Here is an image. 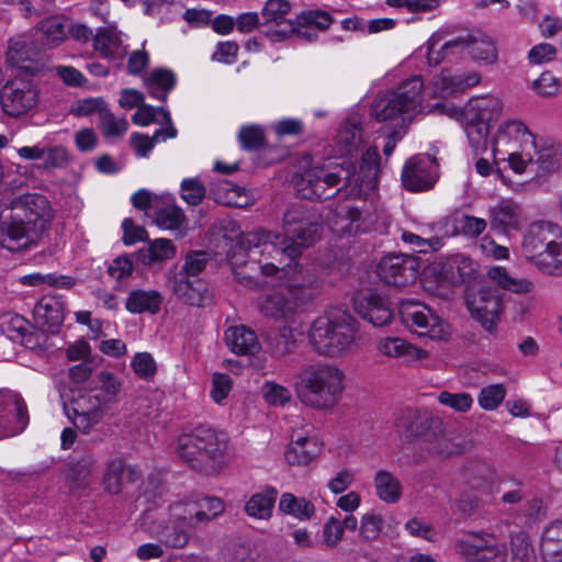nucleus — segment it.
Wrapping results in <instances>:
<instances>
[{
    "mask_svg": "<svg viewBox=\"0 0 562 562\" xmlns=\"http://www.w3.org/2000/svg\"><path fill=\"white\" fill-rule=\"evenodd\" d=\"M323 226L315 215L301 205H294L283 214L282 235L258 232L241 235L227 254L234 278L248 288L263 286V282L250 274L257 270L262 276L304 269L294 262L302 250L312 246L321 236Z\"/></svg>",
    "mask_w": 562,
    "mask_h": 562,
    "instance_id": "1",
    "label": "nucleus"
},
{
    "mask_svg": "<svg viewBox=\"0 0 562 562\" xmlns=\"http://www.w3.org/2000/svg\"><path fill=\"white\" fill-rule=\"evenodd\" d=\"M380 159L376 147H370L361 157L358 173L355 165L347 160L312 168L302 178V196L307 200H328L342 193L348 199L366 200L378 186Z\"/></svg>",
    "mask_w": 562,
    "mask_h": 562,
    "instance_id": "2",
    "label": "nucleus"
},
{
    "mask_svg": "<svg viewBox=\"0 0 562 562\" xmlns=\"http://www.w3.org/2000/svg\"><path fill=\"white\" fill-rule=\"evenodd\" d=\"M229 438L209 425H198L179 436L178 457L193 470L212 475L221 471L229 457Z\"/></svg>",
    "mask_w": 562,
    "mask_h": 562,
    "instance_id": "3",
    "label": "nucleus"
},
{
    "mask_svg": "<svg viewBox=\"0 0 562 562\" xmlns=\"http://www.w3.org/2000/svg\"><path fill=\"white\" fill-rule=\"evenodd\" d=\"M47 200L41 194H25L12 202L9 220L0 222V247L10 251L30 248L44 228Z\"/></svg>",
    "mask_w": 562,
    "mask_h": 562,
    "instance_id": "4",
    "label": "nucleus"
},
{
    "mask_svg": "<svg viewBox=\"0 0 562 562\" xmlns=\"http://www.w3.org/2000/svg\"><path fill=\"white\" fill-rule=\"evenodd\" d=\"M345 380V372L336 364H307L297 376L295 393L303 405L317 411H330L342 397Z\"/></svg>",
    "mask_w": 562,
    "mask_h": 562,
    "instance_id": "5",
    "label": "nucleus"
},
{
    "mask_svg": "<svg viewBox=\"0 0 562 562\" xmlns=\"http://www.w3.org/2000/svg\"><path fill=\"white\" fill-rule=\"evenodd\" d=\"M289 274L284 286L265 295L259 303L260 312L276 321H292L302 313L314 297L319 280L310 269L286 271Z\"/></svg>",
    "mask_w": 562,
    "mask_h": 562,
    "instance_id": "6",
    "label": "nucleus"
},
{
    "mask_svg": "<svg viewBox=\"0 0 562 562\" xmlns=\"http://www.w3.org/2000/svg\"><path fill=\"white\" fill-rule=\"evenodd\" d=\"M522 252L543 272L562 274V228L549 221L529 224L522 236Z\"/></svg>",
    "mask_w": 562,
    "mask_h": 562,
    "instance_id": "7",
    "label": "nucleus"
},
{
    "mask_svg": "<svg viewBox=\"0 0 562 562\" xmlns=\"http://www.w3.org/2000/svg\"><path fill=\"white\" fill-rule=\"evenodd\" d=\"M357 321L345 311L317 317L311 325L308 341L319 355L337 357L355 342Z\"/></svg>",
    "mask_w": 562,
    "mask_h": 562,
    "instance_id": "8",
    "label": "nucleus"
},
{
    "mask_svg": "<svg viewBox=\"0 0 562 562\" xmlns=\"http://www.w3.org/2000/svg\"><path fill=\"white\" fill-rule=\"evenodd\" d=\"M424 82L414 76L396 89L378 95L371 108V115L379 122H390L393 128H404L412 114L422 105Z\"/></svg>",
    "mask_w": 562,
    "mask_h": 562,
    "instance_id": "9",
    "label": "nucleus"
},
{
    "mask_svg": "<svg viewBox=\"0 0 562 562\" xmlns=\"http://www.w3.org/2000/svg\"><path fill=\"white\" fill-rule=\"evenodd\" d=\"M464 562H507V547L491 533L470 532L456 542Z\"/></svg>",
    "mask_w": 562,
    "mask_h": 562,
    "instance_id": "10",
    "label": "nucleus"
},
{
    "mask_svg": "<svg viewBox=\"0 0 562 562\" xmlns=\"http://www.w3.org/2000/svg\"><path fill=\"white\" fill-rule=\"evenodd\" d=\"M398 314L402 323L418 336L442 339L448 334L445 322L425 304L404 300L400 303Z\"/></svg>",
    "mask_w": 562,
    "mask_h": 562,
    "instance_id": "11",
    "label": "nucleus"
},
{
    "mask_svg": "<svg viewBox=\"0 0 562 562\" xmlns=\"http://www.w3.org/2000/svg\"><path fill=\"white\" fill-rule=\"evenodd\" d=\"M2 111L19 117L32 111L38 103V89L31 78L14 77L7 81L0 90Z\"/></svg>",
    "mask_w": 562,
    "mask_h": 562,
    "instance_id": "12",
    "label": "nucleus"
},
{
    "mask_svg": "<svg viewBox=\"0 0 562 562\" xmlns=\"http://www.w3.org/2000/svg\"><path fill=\"white\" fill-rule=\"evenodd\" d=\"M106 408V401L101 394L91 392H79L68 404L64 405V409L75 427L85 434H88L101 420Z\"/></svg>",
    "mask_w": 562,
    "mask_h": 562,
    "instance_id": "13",
    "label": "nucleus"
},
{
    "mask_svg": "<svg viewBox=\"0 0 562 562\" xmlns=\"http://www.w3.org/2000/svg\"><path fill=\"white\" fill-rule=\"evenodd\" d=\"M492 146L494 157L505 160L506 151L536 149V138L522 121L508 120L499 125Z\"/></svg>",
    "mask_w": 562,
    "mask_h": 562,
    "instance_id": "14",
    "label": "nucleus"
},
{
    "mask_svg": "<svg viewBox=\"0 0 562 562\" xmlns=\"http://www.w3.org/2000/svg\"><path fill=\"white\" fill-rule=\"evenodd\" d=\"M419 271V259L404 254L384 256L378 267L379 278L389 285L406 286L413 283Z\"/></svg>",
    "mask_w": 562,
    "mask_h": 562,
    "instance_id": "15",
    "label": "nucleus"
},
{
    "mask_svg": "<svg viewBox=\"0 0 562 562\" xmlns=\"http://www.w3.org/2000/svg\"><path fill=\"white\" fill-rule=\"evenodd\" d=\"M467 306L471 316L487 331L495 330L502 313V299L496 289L485 286L469 294Z\"/></svg>",
    "mask_w": 562,
    "mask_h": 562,
    "instance_id": "16",
    "label": "nucleus"
},
{
    "mask_svg": "<svg viewBox=\"0 0 562 562\" xmlns=\"http://www.w3.org/2000/svg\"><path fill=\"white\" fill-rule=\"evenodd\" d=\"M438 179V164L429 155L409 158L402 170L403 187L412 192L431 189Z\"/></svg>",
    "mask_w": 562,
    "mask_h": 562,
    "instance_id": "17",
    "label": "nucleus"
},
{
    "mask_svg": "<svg viewBox=\"0 0 562 562\" xmlns=\"http://www.w3.org/2000/svg\"><path fill=\"white\" fill-rule=\"evenodd\" d=\"M224 512V503L215 496H205L194 502L175 503L170 506V515L186 524L207 522Z\"/></svg>",
    "mask_w": 562,
    "mask_h": 562,
    "instance_id": "18",
    "label": "nucleus"
},
{
    "mask_svg": "<svg viewBox=\"0 0 562 562\" xmlns=\"http://www.w3.org/2000/svg\"><path fill=\"white\" fill-rule=\"evenodd\" d=\"M29 423L23 398L11 392L0 391V438L21 432Z\"/></svg>",
    "mask_w": 562,
    "mask_h": 562,
    "instance_id": "19",
    "label": "nucleus"
},
{
    "mask_svg": "<svg viewBox=\"0 0 562 562\" xmlns=\"http://www.w3.org/2000/svg\"><path fill=\"white\" fill-rule=\"evenodd\" d=\"M291 3L288 0H268L261 12L262 25L273 24L274 30L267 32V35L276 42L283 41L294 34L295 22L286 18L290 13Z\"/></svg>",
    "mask_w": 562,
    "mask_h": 562,
    "instance_id": "20",
    "label": "nucleus"
},
{
    "mask_svg": "<svg viewBox=\"0 0 562 562\" xmlns=\"http://www.w3.org/2000/svg\"><path fill=\"white\" fill-rule=\"evenodd\" d=\"M31 35H19L10 40L7 52V61L20 69L34 75L38 72L40 67L34 61L38 58L41 48L35 44Z\"/></svg>",
    "mask_w": 562,
    "mask_h": 562,
    "instance_id": "21",
    "label": "nucleus"
},
{
    "mask_svg": "<svg viewBox=\"0 0 562 562\" xmlns=\"http://www.w3.org/2000/svg\"><path fill=\"white\" fill-rule=\"evenodd\" d=\"M97 459L90 451L72 457L66 465L65 480L69 491L80 494L88 490Z\"/></svg>",
    "mask_w": 562,
    "mask_h": 562,
    "instance_id": "22",
    "label": "nucleus"
},
{
    "mask_svg": "<svg viewBox=\"0 0 562 562\" xmlns=\"http://www.w3.org/2000/svg\"><path fill=\"white\" fill-rule=\"evenodd\" d=\"M353 310L361 318L376 327L387 325L393 318L389 303L374 293L357 294L353 297Z\"/></svg>",
    "mask_w": 562,
    "mask_h": 562,
    "instance_id": "23",
    "label": "nucleus"
},
{
    "mask_svg": "<svg viewBox=\"0 0 562 562\" xmlns=\"http://www.w3.org/2000/svg\"><path fill=\"white\" fill-rule=\"evenodd\" d=\"M172 291L183 303L204 307L212 303L213 291L201 278H188L179 273L173 280Z\"/></svg>",
    "mask_w": 562,
    "mask_h": 562,
    "instance_id": "24",
    "label": "nucleus"
},
{
    "mask_svg": "<svg viewBox=\"0 0 562 562\" xmlns=\"http://www.w3.org/2000/svg\"><path fill=\"white\" fill-rule=\"evenodd\" d=\"M481 82V75L477 71L470 70L451 75L448 71H442L440 75L432 78L435 87L434 94L440 97L449 95L454 92L465 91Z\"/></svg>",
    "mask_w": 562,
    "mask_h": 562,
    "instance_id": "25",
    "label": "nucleus"
},
{
    "mask_svg": "<svg viewBox=\"0 0 562 562\" xmlns=\"http://www.w3.org/2000/svg\"><path fill=\"white\" fill-rule=\"evenodd\" d=\"M467 53L480 65H493L497 61L498 52L495 41L487 34L475 31L467 33Z\"/></svg>",
    "mask_w": 562,
    "mask_h": 562,
    "instance_id": "26",
    "label": "nucleus"
},
{
    "mask_svg": "<svg viewBox=\"0 0 562 562\" xmlns=\"http://www.w3.org/2000/svg\"><path fill=\"white\" fill-rule=\"evenodd\" d=\"M139 479L138 469L126 467L123 459L115 458L109 461L102 483L108 493L116 495L122 491L124 481L134 483Z\"/></svg>",
    "mask_w": 562,
    "mask_h": 562,
    "instance_id": "27",
    "label": "nucleus"
},
{
    "mask_svg": "<svg viewBox=\"0 0 562 562\" xmlns=\"http://www.w3.org/2000/svg\"><path fill=\"white\" fill-rule=\"evenodd\" d=\"M228 348L239 356H254L261 349L257 334L245 325L232 326L225 331Z\"/></svg>",
    "mask_w": 562,
    "mask_h": 562,
    "instance_id": "28",
    "label": "nucleus"
},
{
    "mask_svg": "<svg viewBox=\"0 0 562 562\" xmlns=\"http://www.w3.org/2000/svg\"><path fill=\"white\" fill-rule=\"evenodd\" d=\"M503 111V102L495 95H479L471 98L464 108V117L471 121L479 120L486 124L499 117Z\"/></svg>",
    "mask_w": 562,
    "mask_h": 562,
    "instance_id": "29",
    "label": "nucleus"
},
{
    "mask_svg": "<svg viewBox=\"0 0 562 562\" xmlns=\"http://www.w3.org/2000/svg\"><path fill=\"white\" fill-rule=\"evenodd\" d=\"M474 271V262L462 254L448 256L440 263V276L451 285H460L469 281Z\"/></svg>",
    "mask_w": 562,
    "mask_h": 562,
    "instance_id": "30",
    "label": "nucleus"
},
{
    "mask_svg": "<svg viewBox=\"0 0 562 562\" xmlns=\"http://www.w3.org/2000/svg\"><path fill=\"white\" fill-rule=\"evenodd\" d=\"M155 223L164 229H181L187 224L183 210L175 203V198L167 195L160 198L154 206Z\"/></svg>",
    "mask_w": 562,
    "mask_h": 562,
    "instance_id": "31",
    "label": "nucleus"
},
{
    "mask_svg": "<svg viewBox=\"0 0 562 562\" xmlns=\"http://www.w3.org/2000/svg\"><path fill=\"white\" fill-rule=\"evenodd\" d=\"M491 226L499 232L518 229L521 223V209L513 200H502L490 207Z\"/></svg>",
    "mask_w": 562,
    "mask_h": 562,
    "instance_id": "32",
    "label": "nucleus"
},
{
    "mask_svg": "<svg viewBox=\"0 0 562 562\" xmlns=\"http://www.w3.org/2000/svg\"><path fill=\"white\" fill-rule=\"evenodd\" d=\"M94 49L109 60H120L125 54L121 34L114 27H100L93 36Z\"/></svg>",
    "mask_w": 562,
    "mask_h": 562,
    "instance_id": "33",
    "label": "nucleus"
},
{
    "mask_svg": "<svg viewBox=\"0 0 562 562\" xmlns=\"http://www.w3.org/2000/svg\"><path fill=\"white\" fill-rule=\"evenodd\" d=\"M144 83L151 98L166 102L176 87L177 76L169 68H155L144 78Z\"/></svg>",
    "mask_w": 562,
    "mask_h": 562,
    "instance_id": "34",
    "label": "nucleus"
},
{
    "mask_svg": "<svg viewBox=\"0 0 562 562\" xmlns=\"http://www.w3.org/2000/svg\"><path fill=\"white\" fill-rule=\"evenodd\" d=\"M540 554L543 562H562V519L551 521L543 529Z\"/></svg>",
    "mask_w": 562,
    "mask_h": 562,
    "instance_id": "35",
    "label": "nucleus"
},
{
    "mask_svg": "<svg viewBox=\"0 0 562 562\" xmlns=\"http://www.w3.org/2000/svg\"><path fill=\"white\" fill-rule=\"evenodd\" d=\"M321 452L317 442L310 437L297 435L292 438L284 457L290 465H305Z\"/></svg>",
    "mask_w": 562,
    "mask_h": 562,
    "instance_id": "36",
    "label": "nucleus"
},
{
    "mask_svg": "<svg viewBox=\"0 0 562 562\" xmlns=\"http://www.w3.org/2000/svg\"><path fill=\"white\" fill-rule=\"evenodd\" d=\"M277 496V488L266 486L262 491L252 494L246 502L245 513L256 519H269L272 516Z\"/></svg>",
    "mask_w": 562,
    "mask_h": 562,
    "instance_id": "37",
    "label": "nucleus"
},
{
    "mask_svg": "<svg viewBox=\"0 0 562 562\" xmlns=\"http://www.w3.org/2000/svg\"><path fill=\"white\" fill-rule=\"evenodd\" d=\"M374 488L376 496L386 504H396L403 494V485L397 476L386 470H379L374 474Z\"/></svg>",
    "mask_w": 562,
    "mask_h": 562,
    "instance_id": "38",
    "label": "nucleus"
},
{
    "mask_svg": "<svg viewBox=\"0 0 562 562\" xmlns=\"http://www.w3.org/2000/svg\"><path fill=\"white\" fill-rule=\"evenodd\" d=\"M161 303L162 296L158 291L134 290L128 294L125 307L133 314H157Z\"/></svg>",
    "mask_w": 562,
    "mask_h": 562,
    "instance_id": "39",
    "label": "nucleus"
},
{
    "mask_svg": "<svg viewBox=\"0 0 562 562\" xmlns=\"http://www.w3.org/2000/svg\"><path fill=\"white\" fill-rule=\"evenodd\" d=\"M379 351L387 357L417 360L425 356V351L398 337H385L378 344Z\"/></svg>",
    "mask_w": 562,
    "mask_h": 562,
    "instance_id": "40",
    "label": "nucleus"
},
{
    "mask_svg": "<svg viewBox=\"0 0 562 562\" xmlns=\"http://www.w3.org/2000/svg\"><path fill=\"white\" fill-rule=\"evenodd\" d=\"M176 255V247L171 240L165 238H157L151 241L147 247L140 248L136 254L137 261L143 265L150 266L156 262H161L173 258Z\"/></svg>",
    "mask_w": 562,
    "mask_h": 562,
    "instance_id": "41",
    "label": "nucleus"
},
{
    "mask_svg": "<svg viewBox=\"0 0 562 562\" xmlns=\"http://www.w3.org/2000/svg\"><path fill=\"white\" fill-rule=\"evenodd\" d=\"M487 277L503 290L516 294H527L533 288V283L530 280L526 278H515L505 268L499 266L490 268Z\"/></svg>",
    "mask_w": 562,
    "mask_h": 562,
    "instance_id": "42",
    "label": "nucleus"
},
{
    "mask_svg": "<svg viewBox=\"0 0 562 562\" xmlns=\"http://www.w3.org/2000/svg\"><path fill=\"white\" fill-rule=\"evenodd\" d=\"M176 136V127L169 124V126L157 130L151 137L146 134L133 133L131 135V145L136 156L144 158L149 155L157 142L175 138Z\"/></svg>",
    "mask_w": 562,
    "mask_h": 562,
    "instance_id": "43",
    "label": "nucleus"
},
{
    "mask_svg": "<svg viewBox=\"0 0 562 562\" xmlns=\"http://www.w3.org/2000/svg\"><path fill=\"white\" fill-rule=\"evenodd\" d=\"M67 35L66 25L58 16H52L38 24L35 33L36 42L41 41L43 45L54 47L59 45Z\"/></svg>",
    "mask_w": 562,
    "mask_h": 562,
    "instance_id": "44",
    "label": "nucleus"
},
{
    "mask_svg": "<svg viewBox=\"0 0 562 562\" xmlns=\"http://www.w3.org/2000/svg\"><path fill=\"white\" fill-rule=\"evenodd\" d=\"M340 231L345 234L357 235L372 229L374 220L369 212H363L357 206L349 207L341 218Z\"/></svg>",
    "mask_w": 562,
    "mask_h": 562,
    "instance_id": "45",
    "label": "nucleus"
},
{
    "mask_svg": "<svg viewBox=\"0 0 562 562\" xmlns=\"http://www.w3.org/2000/svg\"><path fill=\"white\" fill-rule=\"evenodd\" d=\"M279 510L300 520H308L315 515V506L304 497L284 493L279 501Z\"/></svg>",
    "mask_w": 562,
    "mask_h": 562,
    "instance_id": "46",
    "label": "nucleus"
},
{
    "mask_svg": "<svg viewBox=\"0 0 562 562\" xmlns=\"http://www.w3.org/2000/svg\"><path fill=\"white\" fill-rule=\"evenodd\" d=\"M37 317L43 318L49 327H57L65 319L64 303L54 296H43L34 308Z\"/></svg>",
    "mask_w": 562,
    "mask_h": 562,
    "instance_id": "47",
    "label": "nucleus"
},
{
    "mask_svg": "<svg viewBox=\"0 0 562 562\" xmlns=\"http://www.w3.org/2000/svg\"><path fill=\"white\" fill-rule=\"evenodd\" d=\"M532 155L536 156V164L539 170L546 173H551L560 169L562 166V145L561 144H546L540 149L536 144V149H531Z\"/></svg>",
    "mask_w": 562,
    "mask_h": 562,
    "instance_id": "48",
    "label": "nucleus"
},
{
    "mask_svg": "<svg viewBox=\"0 0 562 562\" xmlns=\"http://www.w3.org/2000/svg\"><path fill=\"white\" fill-rule=\"evenodd\" d=\"M171 525L166 526L159 533L161 542L175 549L183 548L190 538L189 529L193 528V524H186L171 515Z\"/></svg>",
    "mask_w": 562,
    "mask_h": 562,
    "instance_id": "49",
    "label": "nucleus"
},
{
    "mask_svg": "<svg viewBox=\"0 0 562 562\" xmlns=\"http://www.w3.org/2000/svg\"><path fill=\"white\" fill-rule=\"evenodd\" d=\"M268 346L273 357L281 358L294 352L296 340L292 328L283 326L269 334Z\"/></svg>",
    "mask_w": 562,
    "mask_h": 562,
    "instance_id": "50",
    "label": "nucleus"
},
{
    "mask_svg": "<svg viewBox=\"0 0 562 562\" xmlns=\"http://www.w3.org/2000/svg\"><path fill=\"white\" fill-rule=\"evenodd\" d=\"M464 132L468 136L470 146L476 154L479 151L485 150L490 124L479 120L471 121L470 117H464Z\"/></svg>",
    "mask_w": 562,
    "mask_h": 562,
    "instance_id": "51",
    "label": "nucleus"
},
{
    "mask_svg": "<svg viewBox=\"0 0 562 562\" xmlns=\"http://www.w3.org/2000/svg\"><path fill=\"white\" fill-rule=\"evenodd\" d=\"M29 321L19 314H5L1 317L0 327L11 339H23L29 334Z\"/></svg>",
    "mask_w": 562,
    "mask_h": 562,
    "instance_id": "52",
    "label": "nucleus"
},
{
    "mask_svg": "<svg viewBox=\"0 0 562 562\" xmlns=\"http://www.w3.org/2000/svg\"><path fill=\"white\" fill-rule=\"evenodd\" d=\"M157 114L161 116V121H158L159 123H165L167 126L172 124L170 113L166 109L161 106L155 108L145 103L137 108V111L134 113L132 121L136 125L147 126L150 123L157 121Z\"/></svg>",
    "mask_w": 562,
    "mask_h": 562,
    "instance_id": "53",
    "label": "nucleus"
},
{
    "mask_svg": "<svg viewBox=\"0 0 562 562\" xmlns=\"http://www.w3.org/2000/svg\"><path fill=\"white\" fill-rule=\"evenodd\" d=\"M238 140L243 149L259 150L266 145L263 130L257 125L243 126L238 133Z\"/></svg>",
    "mask_w": 562,
    "mask_h": 562,
    "instance_id": "54",
    "label": "nucleus"
},
{
    "mask_svg": "<svg viewBox=\"0 0 562 562\" xmlns=\"http://www.w3.org/2000/svg\"><path fill=\"white\" fill-rule=\"evenodd\" d=\"M396 426L403 429L408 437H418L423 434L424 422L416 409L405 408L396 418Z\"/></svg>",
    "mask_w": 562,
    "mask_h": 562,
    "instance_id": "55",
    "label": "nucleus"
},
{
    "mask_svg": "<svg viewBox=\"0 0 562 562\" xmlns=\"http://www.w3.org/2000/svg\"><path fill=\"white\" fill-rule=\"evenodd\" d=\"M127 127L128 123L124 117L115 119L108 108L100 111V128L105 136H122Z\"/></svg>",
    "mask_w": 562,
    "mask_h": 562,
    "instance_id": "56",
    "label": "nucleus"
},
{
    "mask_svg": "<svg viewBox=\"0 0 562 562\" xmlns=\"http://www.w3.org/2000/svg\"><path fill=\"white\" fill-rule=\"evenodd\" d=\"M506 395L503 384H493L483 387L479 394V404L486 411H493L499 406Z\"/></svg>",
    "mask_w": 562,
    "mask_h": 562,
    "instance_id": "57",
    "label": "nucleus"
},
{
    "mask_svg": "<svg viewBox=\"0 0 562 562\" xmlns=\"http://www.w3.org/2000/svg\"><path fill=\"white\" fill-rule=\"evenodd\" d=\"M206 193V189L198 179H183L181 182V198L192 206L200 204Z\"/></svg>",
    "mask_w": 562,
    "mask_h": 562,
    "instance_id": "58",
    "label": "nucleus"
},
{
    "mask_svg": "<svg viewBox=\"0 0 562 562\" xmlns=\"http://www.w3.org/2000/svg\"><path fill=\"white\" fill-rule=\"evenodd\" d=\"M265 400L274 406H283L291 401V392L288 387L276 382L268 381L262 385Z\"/></svg>",
    "mask_w": 562,
    "mask_h": 562,
    "instance_id": "59",
    "label": "nucleus"
},
{
    "mask_svg": "<svg viewBox=\"0 0 562 562\" xmlns=\"http://www.w3.org/2000/svg\"><path fill=\"white\" fill-rule=\"evenodd\" d=\"M441 41L442 36L440 34H432L426 44L420 47V52L425 49V56L429 66H438L443 60H447Z\"/></svg>",
    "mask_w": 562,
    "mask_h": 562,
    "instance_id": "60",
    "label": "nucleus"
},
{
    "mask_svg": "<svg viewBox=\"0 0 562 562\" xmlns=\"http://www.w3.org/2000/svg\"><path fill=\"white\" fill-rule=\"evenodd\" d=\"M512 562H537L533 549L526 537L512 538Z\"/></svg>",
    "mask_w": 562,
    "mask_h": 562,
    "instance_id": "61",
    "label": "nucleus"
},
{
    "mask_svg": "<svg viewBox=\"0 0 562 562\" xmlns=\"http://www.w3.org/2000/svg\"><path fill=\"white\" fill-rule=\"evenodd\" d=\"M440 404L451 407L456 412H467L471 408L473 400L468 393H450L443 391L439 394Z\"/></svg>",
    "mask_w": 562,
    "mask_h": 562,
    "instance_id": "62",
    "label": "nucleus"
},
{
    "mask_svg": "<svg viewBox=\"0 0 562 562\" xmlns=\"http://www.w3.org/2000/svg\"><path fill=\"white\" fill-rule=\"evenodd\" d=\"M207 255L204 251L191 252L186 257L184 265L179 273L188 278H199L198 274L205 269Z\"/></svg>",
    "mask_w": 562,
    "mask_h": 562,
    "instance_id": "63",
    "label": "nucleus"
},
{
    "mask_svg": "<svg viewBox=\"0 0 562 562\" xmlns=\"http://www.w3.org/2000/svg\"><path fill=\"white\" fill-rule=\"evenodd\" d=\"M99 381L101 382V396L106 401V406L114 402L115 396L121 391V382L119 379L109 371L99 373Z\"/></svg>",
    "mask_w": 562,
    "mask_h": 562,
    "instance_id": "64",
    "label": "nucleus"
}]
</instances>
